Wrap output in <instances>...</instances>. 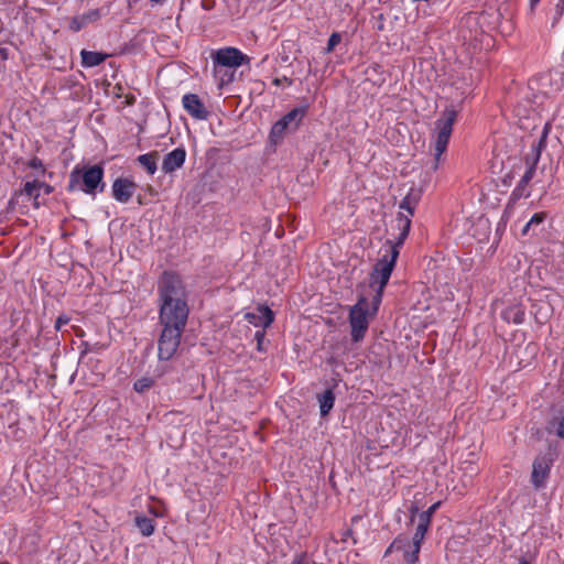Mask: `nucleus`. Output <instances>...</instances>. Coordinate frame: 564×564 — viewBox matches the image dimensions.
<instances>
[{
  "instance_id": "obj_1",
  "label": "nucleus",
  "mask_w": 564,
  "mask_h": 564,
  "mask_svg": "<svg viewBox=\"0 0 564 564\" xmlns=\"http://www.w3.org/2000/svg\"><path fill=\"white\" fill-rule=\"evenodd\" d=\"M395 221L397 227L400 230L397 241L394 243L389 242V249L378 260L369 278V288L375 291L371 297L373 314H377L379 310L383 290L389 282L395 261L399 257V248L403 245L411 228V220L409 217L400 215L397 217Z\"/></svg>"
},
{
  "instance_id": "obj_2",
  "label": "nucleus",
  "mask_w": 564,
  "mask_h": 564,
  "mask_svg": "<svg viewBox=\"0 0 564 564\" xmlns=\"http://www.w3.org/2000/svg\"><path fill=\"white\" fill-rule=\"evenodd\" d=\"M375 316L371 302L369 303L365 294H360L357 303L350 307L348 316L354 343H359L365 338L370 318Z\"/></svg>"
},
{
  "instance_id": "obj_3",
  "label": "nucleus",
  "mask_w": 564,
  "mask_h": 564,
  "mask_svg": "<svg viewBox=\"0 0 564 564\" xmlns=\"http://www.w3.org/2000/svg\"><path fill=\"white\" fill-rule=\"evenodd\" d=\"M102 177L104 170L99 165H93L83 171L76 167L69 175L68 191L80 189L86 194L95 195Z\"/></svg>"
},
{
  "instance_id": "obj_4",
  "label": "nucleus",
  "mask_w": 564,
  "mask_h": 564,
  "mask_svg": "<svg viewBox=\"0 0 564 564\" xmlns=\"http://www.w3.org/2000/svg\"><path fill=\"white\" fill-rule=\"evenodd\" d=\"M456 118L457 110L453 106H451L445 108L440 119L436 121L437 134L435 139V163L432 166L434 171L437 170L438 161L447 148Z\"/></svg>"
},
{
  "instance_id": "obj_5",
  "label": "nucleus",
  "mask_w": 564,
  "mask_h": 564,
  "mask_svg": "<svg viewBox=\"0 0 564 564\" xmlns=\"http://www.w3.org/2000/svg\"><path fill=\"white\" fill-rule=\"evenodd\" d=\"M161 303H187L186 291L181 278L173 272H164L159 281Z\"/></svg>"
},
{
  "instance_id": "obj_6",
  "label": "nucleus",
  "mask_w": 564,
  "mask_h": 564,
  "mask_svg": "<svg viewBox=\"0 0 564 564\" xmlns=\"http://www.w3.org/2000/svg\"><path fill=\"white\" fill-rule=\"evenodd\" d=\"M189 308L187 303H161L160 305V325L175 326L185 328Z\"/></svg>"
},
{
  "instance_id": "obj_7",
  "label": "nucleus",
  "mask_w": 564,
  "mask_h": 564,
  "mask_svg": "<svg viewBox=\"0 0 564 564\" xmlns=\"http://www.w3.org/2000/svg\"><path fill=\"white\" fill-rule=\"evenodd\" d=\"M184 332L182 327L162 326V332L158 341V350L160 360H170L181 343V337Z\"/></svg>"
},
{
  "instance_id": "obj_8",
  "label": "nucleus",
  "mask_w": 564,
  "mask_h": 564,
  "mask_svg": "<svg viewBox=\"0 0 564 564\" xmlns=\"http://www.w3.org/2000/svg\"><path fill=\"white\" fill-rule=\"evenodd\" d=\"M212 57L216 65L231 68L239 67L243 63L249 62V57L235 47L220 48Z\"/></svg>"
},
{
  "instance_id": "obj_9",
  "label": "nucleus",
  "mask_w": 564,
  "mask_h": 564,
  "mask_svg": "<svg viewBox=\"0 0 564 564\" xmlns=\"http://www.w3.org/2000/svg\"><path fill=\"white\" fill-rule=\"evenodd\" d=\"M552 460L546 456H539L534 459L531 474V482L535 489L544 486L549 477Z\"/></svg>"
},
{
  "instance_id": "obj_10",
  "label": "nucleus",
  "mask_w": 564,
  "mask_h": 564,
  "mask_svg": "<svg viewBox=\"0 0 564 564\" xmlns=\"http://www.w3.org/2000/svg\"><path fill=\"white\" fill-rule=\"evenodd\" d=\"M549 131H550V124L545 123L539 141L532 143L530 152L527 153L524 156V163H525L527 167L536 169V165L541 158V153L545 149V145H546V138H547Z\"/></svg>"
},
{
  "instance_id": "obj_11",
  "label": "nucleus",
  "mask_w": 564,
  "mask_h": 564,
  "mask_svg": "<svg viewBox=\"0 0 564 564\" xmlns=\"http://www.w3.org/2000/svg\"><path fill=\"white\" fill-rule=\"evenodd\" d=\"M182 102L184 109L195 119H207L209 112L196 94L184 95Z\"/></svg>"
},
{
  "instance_id": "obj_12",
  "label": "nucleus",
  "mask_w": 564,
  "mask_h": 564,
  "mask_svg": "<svg viewBox=\"0 0 564 564\" xmlns=\"http://www.w3.org/2000/svg\"><path fill=\"white\" fill-rule=\"evenodd\" d=\"M135 184L128 178H117L112 184V195L120 203H128L134 193Z\"/></svg>"
},
{
  "instance_id": "obj_13",
  "label": "nucleus",
  "mask_w": 564,
  "mask_h": 564,
  "mask_svg": "<svg viewBox=\"0 0 564 564\" xmlns=\"http://www.w3.org/2000/svg\"><path fill=\"white\" fill-rule=\"evenodd\" d=\"M186 159V151L184 148H176L167 153L162 162V171L166 174L182 167Z\"/></svg>"
},
{
  "instance_id": "obj_14",
  "label": "nucleus",
  "mask_w": 564,
  "mask_h": 564,
  "mask_svg": "<svg viewBox=\"0 0 564 564\" xmlns=\"http://www.w3.org/2000/svg\"><path fill=\"white\" fill-rule=\"evenodd\" d=\"M257 311L258 313H246L245 318L254 326L269 327L274 321L273 312L264 305H259Z\"/></svg>"
},
{
  "instance_id": "obj_15",
  "label": "nucleus",
  "mask_w": 564,
  "mask_h": 564,
  "mask_svg": "<svg viewBox=\"0 0 564 564\" xmlns=\"http://www.w3.org/2000/svg\"><path fill=\"white\" fill-rule=\"evenodd\" d=\"M546 431L564 438V409H552V417L546 424Z\"/></svg>"
},
{
  "instance_id": "obj_16",
  "label": "nucleus",
  "mask_w": 564,
  "mask_h": 564,
  "mask_svg": "<svg viewBox=\"0 0 564 564\" xmlns=\"http://www.w3.org/2000/svg\"><path fill=\"white\" fill-rule=\"evenodd\" d=\"M420 199H421V191L411 188L410 192L406 194V196L402 199V202L399 205L400 209L406 210L409 213V216L399 214L398 217L400 215L405 216V217L412 216L414 214V210H415ZM409 219L411 220V218H409Z\"/></svg>"
},
{
  "instance_id": "obj_17",
  "label": "nucleus",
  "mask_w": 564,
  "mask_h": 564,
  "mask_svg": "<svg viewBox=\"0 0 564 564\" xmlns=\"http://www.w3.org/2000/svg\"><path fill=\"white\" fill-rule=\"evenodd\" d=\"M80 56H82V64L85 67H95V66L100 65L107 58L108 55L100 53V52L83 50L80 53Z\"/></svg>"
},
{
  "instance_id": "obj_18",
  "label": "nucleus",
  "mask_w": 564,
  "mask_h": 564,
  "mask_svg": "<svg viewBox=\"0 0 564 564\" xmlns=\"http://www.w3.org/2000/svg\"><path fill=\"white\" fill-rule=\"evenodd\" d=\"M294 131L291 127L283 120H278L270 132V139L274 144H278L285 137L286 133Z\"/></svg>"
},
{
  "instance_id": "obj_19",
  "label": "nucleus",
  "mask_w": 564,
  "mask_h": 564,
  "mask_svg": "<svg viewBox=\"0 0 564 564\" xmlns=\"http://www.w3.org/2000/svg\"><path fill=\"white\" fill-rule=\"evenodd\" d=\"M159 159V153L156 151L142 154L138 156V162L142 165L149 174L153 175L158 169L156 161Z\"/></svg>"
},
{
  "instance_id": "obj_20",
  "label": "nucleus",
  "mask_w": 564,
  "mask_h": 564,
  "mask_svg": "<svg viewBox=\"0 0 564 564\" xmlns=\"http://www.w3.org/2000/svg\"><path fill=\"white\" fill-rule=\"evenodd\" d=\"M321 415L326 416L334 406L335 395L332 389H327L318 397Z\"/></svg>"
},
{
  "instance_id": "obj_21",
  "label": "nucleus",
  "mask_w": 564,
  "mask_h": 564,
  "mask_svg": "<svg viewBox=\"0 0 564 564\" xmlns=\"http://www.w3.org/2000/svg\"><path fill=\"white\" fill-rule=\"evenodd\" d=\"M135 527L139 529L142 535L150 536L153 534L155 525L154 520L145 516H137L134 518Z\"/></svg>"
},
{
  "instance_id": "obj_22",
  "label": "nucleus",
  "mask_w": 564,
  "mask_h": 564,
  "mask_svg": "<svg viewBox=\"0 0 564 564\" xmlns=\"http://www.w3.org/2000/svg\"><path fill=\"white\" fill-rule=\"evenodd\" d=\"M535 170L536 169H534V167H527L525 169V172H524L523 176L521 177L519 184L517 185V187H516V189L513 192V195H516V196H525V197L529 196V193H524V192H525L527 186L529 185V183L533 178V176L535 174Z\"/></svg>"
},
{
  "instance_id": "obj_23",
  "label": "nucleus",
  "mask_w": 564,
  "mask_h": 564,
  "mask_svg": "<svg viewBox=\"0 0 564 564\" xmlns=\"http://www.w3.org/2000/svg\"><path fill=\"white\" fill-rule=\"evenodd\" d=\"M305 115V110L302 108H294L291 111H289L285 116H283L281 119H283L291 129L296 130L300 126L303 117Z\"/></svg>"
},
{
  "instance_id": "obj_24",
  "label": "nucleus",
  "mask_w": 564,
  "mask_h": 564,
  "mask_svg": "<svg viewBox=\"0 0 564 564\" xmlns=\"http://www.w3.org/2000/svg\"><path fill=\"white\" fill-rule=\"evenodd\" d=\"M502 317L507 322L521 324L524 319V311L520 306H510L502 312Z\"/></svg>"
},
{
  "instance_id": "obj_25",
  "label": "nucleus",
  "mask_w": 564,
  "mask_h": 564,
  "mask_svg": "<svg viewBox=\"0 0 564 564\" xmlns=\"http://www.w3.org/2000/svg\"><path fill=\"white\" fill-rule=\"evenodd\" d=\"M545 218L546 214L544 212L534 214L523 227L522 235H528L530 230H532V232L535 234V228L542 225Z\"/></svg>"
},
{
  "instance_id": "obj_26",
  "label": "nucleus",
  "mask_w": 564,
  "mask_h": 564,
  "mask_svg": "<svg viewBox=\"0 0 564 564\" xmlns=\"http://www.w3.org/2000/svg\"><path fill=\"white\" fill-rule=\"evenodd\" d=\"M406 545H410V539L404 535H398L386 550L384 556H388L393 550H405Z\"/></svg>"
},
{
  "instance_id": "obj_27",
  "label": "nucleus",
  "mask_w": 564,
  "mask_h": 564,
  "mask_svg": "<svg viewBox=\"0 0 564 564\" xmlns=\"http://www.w3.org/2000/svg\"><path fill=\"white\" fill-rule=\"evenodd\" d=\"M42 185H44V183L40 181L26 182L23 188V193L30 197H33L36 205L39 197V193L36 191L42 188Z\"/></svg>"
},
{
  "instance_id": "obj_28",
  "label": "nucleus",
  "mask_w": 564,
  "mask_h": 564,
  "mask_svg": "<svg viewBox=\"0 0 564 564\" xmlns=\"http://www.w3.org/2000/svg\"><path fill=\"white\" fill-rule=\"evenodd\" d=\"M405 564H416L419 562L420 549L405 547L402 550Z\"/></svg>"
},
{
  "instance_id": "obj_29",
  "label": "nucleus",
  "mask_w": 564,
  "mask_h": 564,
  "mask_svg": "<svg viewBox=\"0 0 564 564\" xmlns=\"http://www.w3.org/2000/svg\"><path fill=\"white\" fill-rule=\"evenodd\" d=\"M153 384H154V380L152 378L144 377V378L138 379L134 382L133 387L137 392L142 393V392L149 390L150 388H152Z\"/></svg>"
},
{
  "instance_id": "obj_30",
  "label": "nucleus",
  "mask_w": 564,
  "mask_h": 564,
  "mask_svg": "<svg viewBox=\"0 0 564 564\" xmlns=\"http://www.w3.org/2000/svg\"><path fill=\"white\" fill-rule=\"evenodd\" d=\"M431 521L427 520V516H419V522L415 529V532L425 535L429 528H430Z\"/></svg>"
},
{
  "instance_id": "obj_31",
  "label": "nucleus",
  "mask_w": 564,
  "mask_h": 564,
  "mask_svg": "<svg viewBox=\"0 0 564 564\" xmlns=\"http://www.w3.org/2000/svg\"><path fill=\"white\" fill-rule=\"evenodd\" d=\"M340 41H341V35L337 32H334L328 39V43L325 48L326 53H330L335 48V46L340 43Z\"/></svg>"
},
{
  "instance_id": "obj_32",
  "label": "nucleus",
  "mask_w": 564,
  "mask_h": 564,
  "mask_svg": "<svg viewBox=\"0 0 564 564\" xmlns=\"http://www.w3.org/2000/svg\"><path fill=\"white\" fill-rule=\"evenodd\" d=\"M84 23L87 25L90 22L97 21L100 18L98 9L91 10L80 17Z\"/></svg>"
},
{
  "instance_id": "obj_33",
  "label": "nucleus",
  "mask_w": 564,
  "mask_h": 564,
  "mask_svg": "<svg viewBox=\"0 0 564 564\" xmlns=\"http://www.w3.org/2000/svg\"><path fill=\"white\" fill-rule=\"evenodd\" d=\"M424 538L425 535L415 532L412 540H410V545H406V547H415L421 550Z\"/></svg>"
},
{
  "instance_id": "obj_34",
  "label": "nucleus",
  "mask_w": 564,
  "mask_h": 564,
  "mask_svg": "<svg viewBox=\"0 0 564 564\" xmlns=\"http://www.w3.org/2000/svg\"><path fill=\"white\" fill-rule=\"evenodd\" d=\"M28 166L34 170H40L41 174L45 173L43 162L39 158H33L30 160Z\"/></svg>"
},
{
  "instance_id": "obj_35",
  "label": "nucleus",
  "mask_w": 564,
  "mask_h": 564,
  "mask_svg": "<svg viewBox=\"0 0 564 564\" xmlns=\"http://www.w3.org/2000/svg\"><path fill=\"white\" fill-rule=\"evenodd\" d=\"M86 24L84 23L83 19L80 17H75L72 19L69 28L74 32H78L82 28H84Z\"/></svg>"
},
{
  "instance_id": "obj_36",
  "label": "nucleus",
  "mask_w": 564,
  "mask_h": 564,
  "mask_svg": "<svg viewBox=\"0 0 564 564\" xmlns=\"http://www.w3.org/2000/svg\"><path fill=\"white\" fill-rule=\"evenodd\" d=\"M264 336H265L264 330H258L254 334V339L257 340V347H258V350H260V351L263 350L262 344L264 340Z\"/></svg>"
},
{
  "instance_id": "obj_37",
  "label": "nucleus",
  "mask_w": 564,
  "mask_h": 564,
  "mask_svg": "<svg viewBox=\"0 0 564 564\" xmlns=\"http://www.w3.org/2000/svg\"><path fill=\"white\" fill-rule=\"evenodd\" d=\"M440 505H441V502H436V503L432 505L427 510L421 512L419 516H425V517L427 516V520L431 521L433 513L437 510Z\"/></svg>"
},
{
  "instance_id": "obj_38",
  "label": "nucleus",
  "mask_w": 564,
  "mask_h": 564,
  "mask_svg": "<svg viewBox=\"0 0 564 564\" xmlns=\"http://www.w3.org/2000/svg\"><path fill=\"white\" fill-rule=\"evenodd\" d=\"M555 12H556L555 20H558L564 12V0H560L557 2V4L555 6Z\"/></svg>"
},
{
  "instance_id": "obj_39",
  "label": "nucleus",
  "mask_w": 564,
  "mask_h": 564,
  "mask_svg": "<svg viewBox=\"0 0 564 564\" xmlns=\"http://www.w3.org/2000/svg\"><path fill=\"white\" fill-rule=\"evenodd\" d=\"M291 564H308V561L304 554L296 556Z\"/></svg>"
},
{
  "instance_id": "obj_40",
  "label": "nucleus",
  "mask_w": 564,
  "mask_h": 564,
  "mask_svg": "<svg viewBox=\"0 0 564 564\" xmlns=\"http://www.w3.org/2000/svg\"><path fill=\"white\" fill-rule=\"evenodd\" d=\"M68 321H69V319H68L67 317H62V316H61V317H58V318L56 319V323H55V327H56V329H61V327H62L63 325H66V324L68 323Z\"/></svg>"
},
{
  "instance_id": "obj_41",
  "label": "nucleus",
  "mask_w": 564,
  "mask_h": 564,
  "mask_svg": "<svg viewBox=\"0 0 564 564\" xmlns=\"http://www.w3.org/2000/svg\"><path fill=\"white\" fill-rule=\"evenodd\" d=\"M282 82H288L289 84H291V82H290L286 77H283V78H275V79L273 80V84L279 86V85H281V84H282Z\"/></svg>"
},
{
  "instance_id": "obj_42",
  "label": "nucleus",
  "mask_w": 564,
  "mask_h": 564,
  "mask_svg": "<svg viewBox=\"0 0 564 564\" xmlns=\"http://www.w3.org/2000/svg\"><path fill=\"white\" fill-rule=\"evenodd\" d=\"M42 187L45 189L46 194H50L53 191L52 186L45 183L42 185Z\"/></svg>"
},
{
  "instance_id": "obj_43",
  "label": "nucleus",
  "mask_w": 564,
  "mask_h": 564,
  "mask_svg": "<svg viewBox=\"0 0 564 564\" xmlns=\"http://www.w3.org/2000/svg\"><path fill=\"white\" fill-rule=\"evenodd\" d=\"M417 511H419L417 507H412V508H411V513H412V516H411V521H413V517H414V514H415Z\"/></svg>"
},
{
  "instance_id": "obj_44",
  "label": "nucleus",
  "mask_w": 564,
  "mask_h": 564,
  "mask_svg": "<svg viewBox=\"0 0 564 564\" xmlns=\"http://www.w3.org/2000/svg\"><path fill=\"white\" fill-rule=\"evenodd\" d=\"M539 2H540V0H530L531 9H533Z\"/></svg>"
},
{
  "instance_id": "obj_45",
  "label": "nucleus",
  "mask_w": 564,
  "mask_h": 564,
  "mask_svg": "<svg viewBox=\"0 0 564 564\" xmlns=\"http://www.w3.org/2000/svg\"><path fill=\"white\" fill-rule=\"evenodd\" d=\"M520 564H530V563L524 557H521L520 558Z\"/></svg>"
},
{
  "instance_id": "obj_46",
  "label": "nucleus",
  "mask_w": 564,
  "mask_h": 564,
  "mask_svg": "<svg viewBox=\"0 0 564 564\" xmlns=\"http://www.w3.org/2000/svg\"><path fill=\"white\" fill-rule=\"evenodd\" d=\"M175 415H176L175 413H169V414L166 415V419H167V417H173V416H175Z\"/></svg>"
},
{
  "instance_id": "obj_47",
  "label": "nucleus",
  "mask_w": 564,
  "mask_h": 564,
  "mask_svg": "<svg viewBox=\"0 0 564 564\" xmlns=\"http://www.w3.org/2000/svg\"><path fill=\"white\" fill-rule=\"evenodd\" d=\"M151 2H155V3H160L162 2L163 0H150Z\"/></svg>"
}]
</instances>
